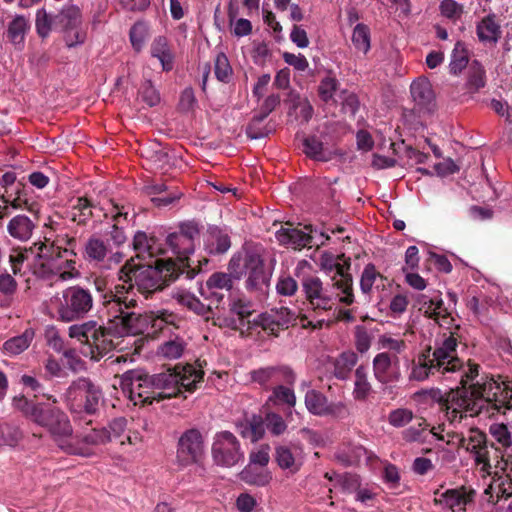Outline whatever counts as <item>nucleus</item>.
I'll list each match as a JSON object with an SVG mask.
<instances>
[{"label": "nucleus", "instance_id": "nucleus-1", "mask_svg": "<svg viewBox=\"0 0 512 512\" xmlns=\"http://www.w3.org/2000/svg\"><path fill=\"white\" fill-rule=\"evenodd\" d=\"M458 339L451 332L435 338L433 345L423 348L412 360L409 379L422 382L429 378H453L461 387L451 389L446 395L439 389H432L430 397L444 401L445 415L454 428L468 417H474L491 404L494 409L512 408V381L500 376L479 374V365L468 364L457 353Z\"/></svg>", "mask_w": 512, "mask_h": 512}, {"label": "nucleus", "instance_id": "nucleus-2", "mask_svg": "<svg viewBox=\"0 0 512 512\" xmlns=\"http://www.w3.org/2000/svg\"><path fill=\"white\" fill-rule=\"evenodd\" d=\"M136 303L132 284L128 287L116 285L114 290L103 296L109 326L105 327L97 321L89 320L71 325L68 328V335L84 344L81 351L83 355L97 361L117 347L120 336L142 334L149 327L161 330L164 325H174L177 320V315L167 310L150 311L144 314L131 311Z\"/></svg>", "mask_w": 512, "mask_h": 512}, {"label": "nucleus", "instance_id": "nucleus-3", "mask_svg": "<svg viewBox=\"0 0 512 512\" xmlns=\"http://www.w3.org/2000/svg\"><path fill=\"white\" fill-rule=\"evenodd\" d=\"M204 372L193 365H177L165 372L148 375L141 371L128 370L121 378V385L129 398L137 404H152L165 398L179 395L183 391L192 393L202 382Z\"/></svg>", "mask_w": 512, "mask_h": 512}, {"label": "nucleus", "instance_id": "nucleus-4", "mask_svg": "<svg viewBox=\"0 0 512 512\" xmlns=\"http://www.w3.org/2000/svg\"><path fill=\"white\" fill-rule=\"evenodd\" d=\"M58 400L49 395L47 401H34L20 395L13 398V407L28 420L46 429L56 445L65 453L90 457L91 451L74 442V430L68 415L57 406Z\"/></svg>", "mask_w": 512, "mask_h": 512}, {"label": "nucleus", "instance_id": "nucleus-5", "mask_svg": "<svg viewBox=\"0 0 512 512\" xmlns=\"http://www.w3.org/2000/svg\"><path fill=\"white\" fill-rule=\"evenodd\" d=\"M338 272L323 282L316 275H305L301 279L302 292L310 309L318 317L319 327L333 321L338 305L351 306L355 302L353 278Z\"/></svg>", "mask_w": 512, "mask_h": 512}, {"label": "nucleus", "instance_id": "nucleus-6", "mask_svg": "<svg viewBox=\"0 0 512 512\" xmlns=\"http://www.w3.org/2000/svg\"><path fill=\"white\" fill-rule=\"evenodd\" d=\"M179 266L171 259L156 258L154 261L140 266L136 270L126 272V267L120 269V279L126 282V277L135 284L143 293H150L161 290L168 282L179 276Z\"/></svg>", "mask_w": 512, "mask_h": 512}, {"label": "nucleus", "instance_id": "nucleus-7", "mask_svg": "<svg viewBox=\"0 0 512 512\" xmlns=\"http://www.w3.org/2000/svg\"><path fill=\"white\" fill-rule=\"evenodd\" d=\"M93 306L91 291L80 285L69 286L50 299V309L54 316L65 323L85 318Z\"/></svg>", "mask_w": 512, "mask_h": 512}, {"label": "nucleus", "instance_id": "nucleus-8", "mask_svg": "<svg viewBox=\"0 0 512 512\" xmlns=\"http://www.w3.org/2000/svg\"><path fill=\"white\" fill-rule=\"evenodd\" d=\"M101 399L100 388L83 377L72 382L64 394V402L75 420L80 418L82 413L95 414Z\"/></svg>", "mask_w": 512, "mask_h": 512}, {"label": "nucleus", "instance_id": "nucleus-9", "mask_svg": "<svg viewBox=\"0 0 512 512\" xmlns=\"http://www.w3.org/2000/svg\"><path fill=\"white\" fill-rule=\"evenodd\" d=\"M459 442L461 447L473 455L475 464L480 467L481 471L488 475H498V468L502 471L505 470L507 462L504 460L497 461V464L492 466L490 452L494 449L493 445H488L486 435L479 429H469L467 435H463Z\"/></svg>", "mask_w": 512, "mask_h": 512}, {"label": "nucleus", "instance_id": "nucleus-10", "mask_svg": "<svg viewBox=\"0 0 512 512\" xmlns=\"http://www.w3.org/2000/svg\"><path fill=\"white\" fill-rule=\"evenodd\" d=\"M211 455L217 466L231 468L244 461V451L239 439L230 431H220L213 436Z\"/></svg>", "mask_w": 512, "mask_h": 512}, {"label": "nucleus", "instance_id": "nucleus-11", "mask_svg": "<svg viewBox=\"0 0 512 512\" xmlns=\"http://www.w3.org/2000/svg\"><path fill=\"white\" fill-rule=\"evenodd\" d=\"M245 288L249 292L264 293L269 285L273 268L265 264L264 259L255 252H248L244 257Z\"/></svg>", "mask_w": 512, "mask_h": 512}, {"label": "nucleus", "instance_id": "nucleus-12", "mask_svg": "<svg viewBox=\"0 0 512 512\" xmlns=\"http://www.w3.org/2000/svg\"><path fill=\"white\" fill-rule=\"evenodd\" d=\"M250 381L265 390H272L281 383L294 385L297 379L295 371L286 364L259 367L249 372Z\"/></svg>", "mask_w": 512, "mask_h": 512}, {"label": "nucleus", "instance_id": "nucleus-13", "mask_svg": "<svg viewBox=\"0 0 512 512\" xmlns=\"http://www.w3.org/2000/svg\"><path fill=\"white\" fill-rule=\"evenodd\" d=\"M204 452V437L198 429H188L180 436L176 452L177 462L180 466L186 467L199 463Z\"/></svg>", "mask_w": 512, "mask_h": 512}, {"label": "nucleus", "instance_id": "nucleus-14", "mask_svg": "<svg viewBox=\"0 0 512 512\" xmlns=\"http://www.w3.org/2000/svg\"><path fill=\"white\" fill-rule=\"evenodd\" d=\"M60 246L54 243H36V253L31 262V271L37 277L54 280Z\"/></svg>", "mask_w": 512, "mask_h": 512}, {"label": "nucleus", "instance_id": "nucleus-15", "mask_svg": "<svg viewBox=\"0 0 512 512\" xmlns=\"http://www.w3.org/2000/svg\"><path fill=\"white\" fill-rule=\"evenodd\" d=\"M123 256L119 251L113 252L112 245L98 235L89 237L84 246V258L89 262L102 264L106 268L118 265L123 260Z\"/></svg>", "mask_w": 512, "mask_h": 512}, {"label": "nucleus", "instance_id": "nucleus-16", "mask_svg": "<svg viewBox=\"0 0 512 512\" xmlns=\"http://www.w3.org/2000/svg\"><path fill=\"white\" fill-rule=\"evenodd\" d=\"M101 209L104 210V216L111 218L113 222L111 230L105 233L107 236L106 242L112 245V247H120L127 240L123 224L128 221L130 206L111 201L110 208L107 210L104 208Z\"/></svg>", "mask_w": 512, "mask_h": 512}, {"label": "nucleus", "instance_id": "nucleus-17", "mask_svg": "<svg viewBox=\"0 0 512 512\" xmlns=\"http://www.w3.org/2000/svg\"><path fill=\"white\" fill-rule=\"evenodd\" d=\"M375 380L382 385L397 383L402 378L400 360L387 353H377L372 360Z\"/></svg>", "mask_w": 512, "mask_h": 512}, {"label": "nucleus", "instance_id": "nucleus-18", "mask_svg": "<svg viewBox=\"0 0 512 512\" xmlns=\"http://www.w3.org/2000/svg\"><path fill=\"white\" fill-rule=\"evenodd\" d=\"M473 492L468 491L465 487L457 489H448L445 492H435L434 502L443 509L452 512H464L468 504L473 500Z\"/></svg>", "mask_w": 512, "mask_h": 512}, {"label": "nucleus", "instance_id": "nucleus-19", "mask_svg": "<svg viewBox=\"0 0 512 512\" xmlns=\"http://www.w3.org/2000/svg\"><path fill=\"white\" fill-rule=\"evenodd\" d=\"M412 99L420 113H430L435 108V94L432 85L426 78H419L410 86Z\"/></svg>", "mask_w": 512, "mask_h": 512}, {"label": "nucleus", "instance_id": "nucleus-20", "mask_svg": "<svg viewBox=\"0 0 512 512\" xmlns=\"http://www.w3.org/2000/svg\"><path fill=\"white\" fill-rule=\"evenodd\" d=\"M305 230L309 231L306 232L292 226L281 227V229L276 232V239L282 245L289 246L293 249H301L310 246L312 242L310 227L305 226Z\"/></svg>", "mask_w": 512, "mask_h": 512}, {"label": "nucleus", "instance_id": "nucleus-21", "mask_svg": "<svg viewBox=\"0 0 512 512\" xmlns=\"http://www.w3.org/2000/svg\"><path fill=\"white\" fill-rule=\"evenodd\" d=\"M231 247V240L226 229L209 226L204 240V248L210 255L226 253Z\"/></svg>", "mask_w": 512, "mask_h": 512}, {"label": "nucleus", "instance_id": "nucleus-22", "mask_svg": "<svg viewBox=\"0 0 512 512\" xmlns=\"http://www.w3.org/2000/svg\"><path fill=\"white\" fill-rule=\"evenodd\" d=\"M275 459L281 469L296 473L303 464L302 450L295 445H279L275 448Z\"/></svg>", "mask_w": 512, "mask_h": 512}, {"label": "nucleus", "instance_id": "nucleus-23", "mask_svg": "<svg viewBox=\"0 0 512 512\" xmlns=\"http://www.w3.org/2000/svg\"><path fill=\"white\" fill-rule=\"evenodd\" d=\"M58 253V261L55 268V278L53 281H68L80 276L77 269L76 261L72 258L74 253L72 250L60 247Z\"/></svg>", "mask_w": 512, "mask_h": 512}, {"label": "nucleus", "instance_id": "nucleus-24", "mask_svg": "<svg viewBox=\"0 0 512 512\" xmlns=\"http://www.w3.org/2000/svg\"><path fill=\"white\" fill-rule=\"evenodd\" d=\"M419 310L430 318L445 317L447 310L439 291L433 290L417 297Z\"/></svg>", "mask_w": 512, "mask_h": 512}, {"label": "nucleus", "instance_id": "nucleus-25", "mask_svg": "<svg viewBox=\"0 0 512 512\" xmlns=\"http://www.w3.org/2000/svg\"><path fill=\"white\" fill-rule=\"evenodd\" d=\"M36 228V222L26 215L19 214L10 219L7 224L8 234L21 242L28 241Z\"/></svg>", "mask_w": 512, "mask_h": 512}, {"label": "nucleus", "instance_id": "nucleus-26", "mask_svg": "<svg viewBox=\"0 0 512 512\" xmlns=\"http://www.w3.org/2000/svg\"><path fill=\"white\" fill-rule=\"evenodd\" d=\"M402 439L407 443H430L432 439L442 440L443 437L438 435L435 427L429 429L426 421H422L417 425L404 429L401 433Z\"/></svg>", "mask_w": 512, "mask_h": 512}, {"label": "nucleus", "instance_id": "nucleus-27", "mask_svg": "<svg viewBox=\"0 0 512 512\" xmlns=\"http://www.w3.org/2000/svg\"><path fill=\"white\" fill-rule=\"evenodd\" d=\"M133 248L139 258H154L163 253L158 240L155 237H149L145 232L138 231L134 235Z\"/></svg>", "mask_w": 512, "mask_h": 512}, {"label": "nucleus", "instance_id": "nucleus-28", "mask_svg": "<svg viewBox=\"0 0 512 512\" xmlns=\"http://www.w3.org/2000/svg\"><path fill=\"white\" fill-rule=\"evenodd\" d=\"M34 337L35 331L32 328H27L20 335L6 340L2 345L1 351L10 357L20 355L29 348Z\"/></svg>", "mask_w": 512, "mask_h": 512}, {"label": "nucleus", "instance_id": "nucleus-29", "mask_svg": "<svg viewBox=\"0 0 512 512\" xmlns=\"http://www.w3.org/2000/svg\"><path fill=\"white\" fill-rule=\"evenodd\" d=\"M166 243L172 254L177 257L181 264H184V262L188 260L189 255H191L195 249V243L175 232L168 235Z\"/></svg>", "mask_w": 512, "mask_h": 512}, {"label": "nucleus", "instance_id": "nucleus-30", "mask_svg": "<svg viewBox=\"0 0 512 512\" xmlns=\"http://www.w3.org/2000/svg\"><path fill=\"white\" fill-rule=\"evenodd\" d=\"M82 19L81 9L75 4L64 5L58 13L54 15L56 30H59L61 33L75 24H78Z\"/></svg>", "mask_w": 512, "mask_h": 512}, {"label": "nucleus", "instance_id": "nucleus-31", "mask_svg": "<svg viewBox=\"0 0 512 512\" xmlns=\"http://www.w3.org/2000/svg\"><path fill=\"white\" fill-rule=\"evenodd\" d=\"M70 217L78 224H85L92 216L96 205L86 197H76L70 200Z\"/></svg>", "mask_w": 512, "mask_h": 512}, {"label": "nucleus", "instance_id": "nucleus-32", "mask_svg": "<svg viewBox=\"0 0 512 512\" xmlns=\"http://www.w3.org/2000/svg\"><path fill=\"white\" fill-rule=\"evenodd\" d=\"M478 39L483 43L495 44L501 36V28L494 15L484 17L477 25Z\"/></svg>", "mask_w": 512, "mask_h": 512}, {"label": "nucleus", "instance_id": "nucleus-33", "mask_svg": "<svg viewBox=\"0 0 512 512\" xmlns=\"http://www.w3.org/2000/svg\"><path fill=\"white\" fill-rule=\"evenodd\" d=\"M172 298L180 305L188 308L197 315L207 316L210 313V307L203 304L194 294L184 290L177 289L172 292Z\"/></svg>", "mask_w": 512, "mask_h": 512}, {"label": "nucleus", "instance_id": "nucleus-34", "mask_svg": "<svg viewBox=\"0 0 512 512\" xmlns=\"http://www.w3.org/2000/svg\"><path fill=\"white\" fill-rule=\"evenodd\" d=\"M339 87L340 82L332 72H329L318 85V96L326 104L338 103Z\"/></svg>", "mask_w": 512, "mask_h": 512}, {"label": "nucleus", "instance_id": "nucleus-35", "mask_svg": "<svg viewBox=\"0 0 512 512\" xmlns=\"http://www.w3.org/2000/svg\"><path fill=\"white\" fill-rule=\"evenodd\" d=\"M362 458L370 459L371 456L361 445L344 447L335 453V459L344 467L356 465Z\"/></svg>", "mask_w": 512, "mask_h": 512}, {"label": "nucleus", "instance_id": "nucleus-36", "mask_svg": "<svg viewBox=\"0 0 512 512\" xmlns=\"http://www.w3.org/2000/svg\"><path fill=\"white\" fill-rule=\"evenodd\" d=\"M384 276L376 270V267L369 263L367 264L360 277V289L364 295L370 296L373 288L378 289L384 286Z\"/></svg>", "mask_w": 512, "mask_h": 512}, {"label": "nucleus", "instance_id": "nucleus-37", "mask_svg": "<svg viewBox=\"0 0 512 512\" xmlns=\"http://www.w3.org/2000/svg\"><path fill=\"white\" fill-rule=\"evenodd\" d=\"M379 348L383 351L381 353H387L397 359L401 360V357L406 353L408 349V343L405 339L400 337H394L391 334H382L378 338Z\"/></svg>", "mask_w": 512, "mask_h": 512}, {"label": "nucleus", "instance_id": "nucleus-38", "mask_svg": "<svg viewBox=\"0 0 512 512\" xmlns=\"http://www.w3.org/2000/svg\"><path fill=\"white\" fill-rule=\"evenodd\" d=\"M150 52L152 57L160 61L164 71H170L173 68V54L165 37L155 38L151 44Z\"/></svg>", "mask_w": 512, "mask_h": 512}, {"label": "nucleus", "instance_id": "nucleus-39", "mask_svg": "<svg viewBox=\"0 0 512 512\" xmlns=\"http://www.w3.org/2000/svg\"><path fill=\"white\" fill-rule=\"evenodd\" d=\"M373 393L372 385L368 379V372L365 366L361 365L355 370L353 398L356 401H366Z\"/></svg>", "mask_w": 512, "mask_h": 512}, {"label": "nucleus", "instance_id": "nucleus-40", "mask_svg": "<svg viewBox=\"0 0 512 512\" xmlns=\"http://www.w3.org/2000/svg\"><path fill=\"white\" fill-rule=\"evenodd\" d=\"M358 362V355L353 351L342 352L334 362V376L339 380H347Z\"/></svg>", "mask_w": 512, "mask_h": 512}, {"label": "nucleus", "instance_id": "nucleus-41", "mask_svg": "<svg viewBox=\"0 0 512 512\" xmlns=\"http://www.w3.org/2000/svg\"><path fill=\"white\" fill-rule=\"evenodd\" d=\"M303 151L306 156L317 161L327 162L333 156V152L325 148L323 143L315 136L304 139Z\"/></svg>", "mask_w": 512, "mask_h": 512}, {"label": "nucleus", "instance_id": "nucleus-42", "mask_svg": "<svg viewBox=\"0 0 512 512\" xmlns=\"http://www.w3.org/2000/svg\"><path fill=\"white\" fill-rule=\"evenodd\" d=\"M269 402L275 405H285L288 409H292L296 405V395L293 385L279 384L273 387L272 393L268 398Z\"/></svg>", "mask_w": 512, "mask_h": 512}, {"label": "nucleus", "instance_id": "nucleus-43", "mask_svg": "<svg viewBox=\"0 0 512 512\" xmlns=\"http://www.w3.org/2000/svg\"><path fill=\"white\" fill-rule=\"evenodd\" d=\"M253 322L272 335H277L281 329L287 328V320L279 318V315L273 313V310L259 314Z\"/></svg>", "mask_w": 512, "mask_h": 512}, {"label": "nucleus", "instance_id": "nucleus-44", "mask_svg": "<svg viewBox=\"0 0 512 512\" xmlns=\"http://www.w3.org/2000/svg\"><path fill=\"white\" fill-rule=\"evenodd\" d=\"M469 51L466 45L458 41L451 53V60L449 63L450 73L453 75L460 74L465 68L469 66Z\"/></svg>", "mask_w": 512, "mask_h": 512}, {"label": "nucleus", "instance_id": "nucleus-45", "mask_svg": "<svg viewBox=\"0 0 512 512\" xmlns=\"http://www.w3.org/2000/svg\"><path fill=\"white\" fill-rule=\"evenodd\" d=\"M186 350V342L175 337L160 344L157 348V355L167 360L179 359Z\"/></svg>", "mask_w": 512, "mask_h": 512}, {"label": "nucleus", "instance_id": "nucleus-46", "mask_svg": "<svg viewBox=\"0 0 512 512\" xmlns=\"http://www.w3.org/2000/svg\"><path fill=\"white\" fill-rule=\"evenodd\" d=\"M29 28L28 19L23 15H16L8 25V39L15 45L22 44Z\"/></svg>", "mask_w": 512, "mask_h": 512}, {"label": "nucleus", "instance_id": "nucleus-47", "mask_svg": "<svg viewBox=\"0 0 512 512\" xmlns=\"http://www.w3.org/2000/svg\"><path fill=\"white\" fill-rule=\"evenodd\" d=\"M111 441V436L109 435L107 428L101 429H92L90 432L84 434L81 438L74 437V442L79 443V445L88 448L91 451L92 456L94 454L92 447L106 444Z\"/></svg>", "mask_w": 512, "mask_h": 512}, {"label": "nucleus", "instance_id": "nucleus-48", "mask_svg": "<svg viewBox=\"0 0 512 512\" xmlns=\"http://www.w3.org/2000/svg\"><path fill=\"white\" fill-rule=\"evenodd\" d=\"M239 478L249 485L265 486L270 482L271 474L264 468L247 465L240 472Z\"/></svg>", "mask_w": 512, "mask_h": 512}, {"label": "nucleus", "instance_id": "nucleus-49", "mask_svg": "<svg viewBox=\"0 0 512 512\" xmlns=\"http://www.w3.org/2000/svg\"><path fill=\"white\" fill-rule=\"evenodd\" d=\"M241 428V434L244 438L256 442L264 436L266 430L264 417L252 415L244 425H241Z\"/></svg>", "mask_w": 512, "mask_h": 512}, {"label": "nucleus", "instance_id": "nucleus-50", "mask_svg": "<svg viewBox=\"0 0 512 512\" xmlns=\"http://www.w3.org/2000/svg\"><path fill=\"white\" fill-rule=\"evenodd\" d=\"M63 41L68 48L83 45L87 40V26L83 19L78 24L68 28L62 33Z\"/></svg>", "mask_w": 512, "mask_h": 512}, {"label": "nucleus", "instance_id": "nucleus-51", "mask_svg": "<svg viewBox=\"0 0 512 512\" xmlns=\"http://www.w3.org/2000/svg\"><path fill=\"white\" fill-rule=\"evenodd\" d=\"M304 402L307 410L311 414L322 417L327 406L328 398L320 391L310 389L305 394Z\"/></svg>", "mask_w": 512, "mask_h": 512}, {"label": "nucleus", "instance_id": "nucleus-52", "mask_svg": "<svg viewBox=\"0 0 512 512\" xmlns=\"http://www.w3.org/2000/svg\"><path fill=\"white\" fill-rule=\"evenodd\" d=\"M486 83V73L478 60H472L468 66L467 86L470 90L477 91Z\"/></svg>", "mask_w": 512, "mask_h": 512}, {"label": "nucleus", "instance_id": "nucleus-53", "mask_svg": "<svg viewBox=\"0 0 512 512\" xmlns=\"http://www.w3.org/2000/svg\"><path fill=\"white\" fill-rule=\"evenodd\" d=\"M325 478L329 481H335L342 489L348 493H355V491L361 485V479L358 475L352 473L338 474L333 472L325 473Z\"/></svg>", "mask_w": 512, "mask_h": 512}, {"label": "nucleus", "instance_id": "nucleus-54", "mask_svg": "<svg viewBox=\"0 0 512 512\" xmlns=\"http://www.w3.org/2000/svg\"><path fill=\"white\" fill-rule=\"evenodd\" d=\"M35 27L37 34L41 38H46L51 33L52 29L56 30V22L54 15L49 14L45 8H40L36 11Z\"/></svg>", "mask_w": 512, "mask_h": 512}, {"label": "nucleus", "instance_id": "nucleus-55", "mask_svg": "<svg viewBox=\"0 0 512 512\" xmlns=\"http://www.w3.org/2000/svg\"><path fill=\"white\" fill-rule=\"evenodd\" d=\"M147 160L150 162L152 169L161 172L167 171L170 167V156L168 152L160 146L147 151Z\"/></svg>", "mask_w": 512, "mask_h": 512}, {"label": "nucleus", "instance_id": "nucleus-56", "mask_svg": "<svg viewBox=\"0 0 512 512\" xmlns=\"http://www.w3.org/2000/svg\"><path fill=\"white\" fill-rule=\"evenodd\" d=\"M352 42L357 50L366 54L370 50L369 28L362 23L357 24L353 30Z\"/></svg>", "mask_w": 512, "mask_h": 512}, {"label": "nucleus", "instance_id": "nucleus-57", "mask_svg": "<svg viewBox=\"0 0 512 512\" xmlns=\"http://www.w3.org/2000/svg\"><path fill=\"white\" fill-rule=\"evenodd\" d=\"M338 103L341 105V110L345 114L355 116L359 109V99L354 92L343 89L338 93Z\"/></svg>", "mask_w": 512, "mask_h": 512}, {"label": "nucleus", "instance_id": "nucleus-58", "mask_svg": "<svg viewBox=\"0 0 512 512\" xmlns=\"http://www.w3.org/2000/svg\"><path fill=\"white\" fill-rule=\"evenodd\" d=\"M2 199L6 205L3 208L0 207V218L9 214V208H13L15 210L27 209L29 211H33L32 204H30L28 199L24 197L22 190H18L16 192V196L12 199L5 198L4 196H2Z\"/></svg>", "mask_w": 512, "mask_h": 512}, {"label": "nucleus", "instance_id": "nucleus-59", "mask_svg": "<svg viewBox=\"0 0 512 512\" xmlns=\"http://www.w3.org/2000/svg\"><path fill=\"white\" fill-rule=\"evenodd\" d=\"M36 253V243L30 249H25L24 251H15L10 255V262L12 265V270L14 274H17L21 270V265L26 263V265L31 269V262L33 256Z\"/></svg>", "mask_w": 512, "mask_h": 512}, {"label": "nucleus", "instance_id": "nucleus-60", "mask_svg": "<svg viewBox=\"0 0 512 512\" xmlns=\"http://www.w3.org/2000/svg\"><path fill=\"white\" fill-rule=\"evenodd\" d=\"M205 286L209 289L230 291L233 287V276L229 273L214 272L207 279Z\"/></svg>", "mask_w": 512, "mask_h": 512}, {"label": "nucleus", "instance_id": "nucleus-61", "mask_svg": "<svg viewBox=\"0 0 512 512\" xmlns=\"http://www.w3.org/2000/svg\"><path fill=\"white\" fill-rule=\"evenodd\" d=\"M266 429L274 436H280L287 430L283 417L275 412H268L264 416Z\"/></svg>", "mask_w": 512, "mask_h": 512}, {"label": "nucleus", "instance_id": "nucleus-62", "mask_svg": "<svg viewBox=\"0 0 512 512\" xmlns=\"http://www.w3.org/2000/svg\"><path fill=\"white\" fill-rule=\"evenodd\" d=\"M214 72L216 78L224 83H228L232 76V68L229 60L224 53H218L215 57Z\"/></svg>", "mask_w": 512, "mask_h": 512}, {"label": "nucleus", "instance_id": "nucleus-63", "mask_svg": "<svg viewBox=\"0 0 512 512\" xmlns=\"http://www.w3.org/2000/svg\"><path fill=\"white\" fill-rule=\"evenodd\" d=\"M414 418V413L408 408H397L389 412L388 423L395 428H402Z\"/></svg>", "mask_w": 512, "mask_h": 512}, {"label": "nucleus", "instance_id": "nucleus-64", "mask_svg": "<svg viewBox=\"0 0 512 512\" xmlns=\"http://www.w3.org/2000/svg\"><path fill=\"white\" fill-rule=\"evenodd\" d=\"M492 437L503 447L510 448L512 446V436L508 427L503 423H494L489 428Z\"/></svg>", "mask_w": 512, "mask_h": 512}]
</instances>
